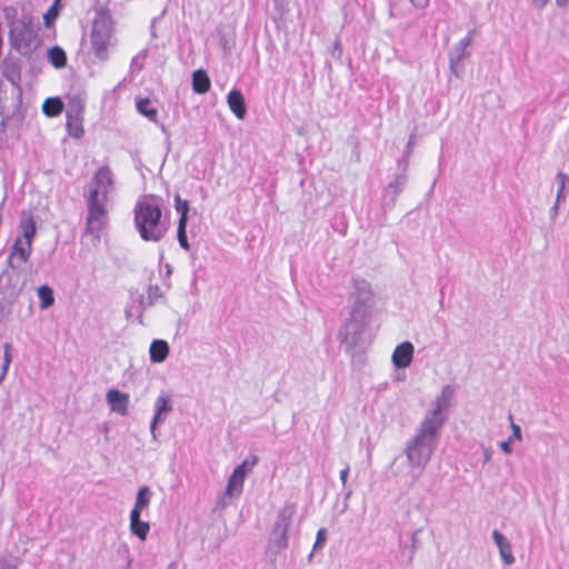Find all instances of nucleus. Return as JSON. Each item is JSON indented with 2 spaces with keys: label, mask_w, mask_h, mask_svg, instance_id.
Instances as JSON below:
<instances>
[{
  "label": "nucleus",
  "mask_w": 569,
  "mask_h": 569,
  "mask_svg": "<svg viewBox=\"0 0 569 569\" xmlns=\"http://www.w3.org/2000/svg\"><path fill=\"white\" fill-rule=\"evenodd\" d=\"M439 438V435L417 428L403 449L407 466L402 470L398 468L396 475L408 478L412 482L418 481L438 448Z\"/></svg>",
  "instance_id": "obj_1"
},
{
  "label": "nucleus",
  "mask_w": 569,
  "mask_h": 569,
  "mask_svg": "<svg viewBox=\"0 0 569 569\" xmlns=\"http://www.w3.org/2000/svg\"><path fill=\"white\" fill-rule=\"evenodd\" d=\"M375 306V296L371 284L360 278L352 279V290L349 295L350 317L345 323L340 335L348 339L351 337V343L357 341L365 327L369 323Z\"/></svg>",
  "instance_id": "obj_2"
},
{
  "label": "nucleus",
  "mask_w": 569,
  "mask_h": 569,
  "mask_svg": "<svg viewBox=\"0 0 569 569\" xmlns=\"http://www.w3.org/2000/svg\"><path fill=\"white\" fill-rule=\"evenodd\" d=\"M133 216L134 227L144 241L159 242L169 229L160 201L154 196L140 197L134 204Z\"/></svg>",
  "instance_id": "obj_3"
},
{
  "label": "nucleus",
  "mask_w": 569,
  "mask_h": 569,
  "mask_svg": "<svg viewBox=\"0 0 569 569\" xmlns=\"http://www.w3.org/2000/svg\"><path fill=\"white\" fill-rule=\"evenodd\" d=\"M453 397L455 389L450 385L445 386L440 393L431 401L430 408L426 412L418 428L440 436V430L448 418V411L451 407Z\"/></svg>",
  "instance_id": "obj_4"
},
{
  "label": "nucleus",
  "mask_w": 569,
  "mask_h": 569,
  "mask_svg": "<svg viewBox=\"0 0 569 569\" xmlns=\"http://www.w3.org/2000/svg\"><path fill=\"white\" fill-rule=\"evenodd\" d=\"M295 513L296 505L292 502L284 503L278 510L277 518L269 537V548L276 552L288 547V531L292 525Z\"/></svg>",
  "instance_id": "obj_5"
},
{
  "label": "nucleus",
  "mask_w": 569,
  "mask_h": 569,
  "mask_svg": "<svg viewBox=\"0 0 569 569\" xmlns=\"http://www.w3.org/2000/svg\"><path fill=\"white\" fill-rule=\"evenodd\" d=\"M113 184L111 170L108 167L99 168L88 186L86 200L109 204Z\"/></svg>",
  "instance_id": "obj_6"
},
{
  "label": "nucleus",
  "mask_w": 569,
  "mask_h": 569,
  "mask_svg": "<svg viewBox=\"0 0 569 569\" xmlns=\"http://www.w3.org/2000/svg\"><path fill=\"white\" fill-rule=\"evenodd\" d=\"M10 40L17 50L24 53L36 46L37 36L29 18L23 17L11 23Z\"/></svg>",
  "instance_id": "obj_7"
},
{
  "label": "nucleus",
  "mask_w": 569,
  "mask_h": 569,
  "mask_svg": "<svg viewBox=\"0 0 569 569\" xmlns=\"http://www.w3.org/2000/svg\"><path fill=\"white\" fill-rule=\"evenodd\" d=\"M87 218L86 232L96 239H100L102 230L109 222V204L86 200Z\"/></svg>",
  "instance_id": "obj_8"
},
{
  "label": "nucleus",
  "mask_w": 569,
  "mask_h": 569,
  "mask_svg": "<svg viewBox=\"0 0 569 569\" xmlns=\"http://www.w3.org/2000/svg\"><path fill=\"white\" fill-rule=\"evenodd\" d=\"M256 463L257 458L254 457L252 461L244 460L233 469L231 476L228 479L223 498H238L242 493L244 479L256 466Z\"/></svg>",
  "instance_id": "obj_9"
},
{
  "label": "nucleus",
  "mask_w": 569,
  "mask_h": 569,
  "mask_svg": "<svg viewBox=\"0 0 569 569\" xmlns=\"http://www.w3.org/2000/svg\"><path fill=\"white\" fill-rule=\"evenodd\" d=\"M112 34L108 28L93 27L91 33V49L97 59L106 61L109 57V48L112 42Z\"/></svg>",
  "instance_id": "obj_10"
},
{
  "label": "nucleus",
  "mask_w": 569,
  "mask_h": 569,
  "mask_svg": "<svg viewBox=\"0 0 569 569\" xmlns=\"http://www.w3.org/2000/svg\"><path fill=\"white\" fill-rule=\"evenodd\" d=\"M153 409L154 415L150 423V432L153 440H157V426L162 423L172 410V403L169 396L160 395L154 401Z\"/></svg>",
  "instance_id": "obj_11"
},
{
  "label": "nucleus",
  "mask_w": 569,
  "mask_h": 569,
  "mask_svg": "<svg viewBox=\"0 0 569 569\" xmlns=\"http://www.w3.org/2000/svg\"><path fill=\"white\" fill-rule=\"evenodd\" d=\"M415 347L410 341L399 343L391 356V362L397 369L408 368L413 359Z\"/></svg>",
  "instance_id": "obj_12"
},
{
  "label": "nucleus",
  "mask_w": 569,
  "mask_h": 569,
  "mask_svg": "<svg viewBox=\"0 0 569 569\" xmlns=\"http://www.w3.org/2000/svg\"><path fill=\"white\" fill-rule=\"evenodd\" d=\"M0 287L9 296H17L21 291L19 274L12 264L0 274Z\"/></svg>",
  "instance_id": "obj_13"
},
{
  "label": "nucleus",
  "mask_w": 569,
  "mask_h": 569,
  "mask_svg": "<svg viewBox=\"0 0 569 569\" xmlns=\"http://www.w3.org/2000/svg\"><path fill=\"white\" fill-rule=\"evenodd\" d=\"M107 402L111 411L119 413L120 416L128 415L129 407V395L121 392L117 389H110L106 396Z\"/></svg>",
  "instance_id": "obj_14"
},
{
  "label": "nucleus",
  "mask_w": 569,
  "mask_h": 569,
  "mask_svg": "<svg viewBox=\"0 0 569 569\" xmlns=\"http://www.w3.org/2000/svg\"><path fill=\"white\" fill-rule=\"evenodd\" d=\"M492 539L499 550V555L505 565L510 566L515 562V556L512 553L511 543L506 536L500 531L493 530Z\"/></svg>",
  "instance_id": "obj_15"
},
{
  "label": "nucleus",
  "mask_w": 569,
  "mask_h": 569,
  "mask_svg": "<svg viewBox=\"0 0 569 569\" xmlns=\"http://www.w3.org/2000/svg\"><path fill=\"white\" fill-rule=\"evenodd\" d=\"M32 250V243L16 239L10 256L9 263L13 266L16 261L19 263H24L29 260Z\"/></svg>",
  "instance_id": "obj_16"
},
{
  "label": "nucleus",
  "mask_w": 569,
  "mask_h": 569,
  "mask_svg": "<svg viewBox=\"0 0 569 569\" xmlns=\"http://www.w3.org/2000/svg\"><path fill=\"white\" fill-rule=\"evenodd\" d=\"M471 42L472 36L471 32H469L456 44V47L450 52V67L453 72H456V64L469 54L468 48L470 47Z\"/></svg>",
  "instance_id": "obj_17"
},
{
  "label": "nucleus",
  "mask_w": 569,
  "mask_h": 569,
  "mask_svg": "<svg viewBox=\"0 0 569 569\" xmlns=\"http://www.w3.org/2000/svg\"><path fill=\"white\" fill-rule=\"evenodd\" d=\"M129 529L132 536L137 537L140 541H146L150 532V523L143 521L140 515H129Z\"/></svg>",
  "instance_id": "obj_18"
},
{
  "label": "nucleus",
  "mask_w": 569,
  "mask_h": 569,
  "mask_svg": "<svg viewBox=\"0 0 569 569\" xmlns=\"http://www.w3.org/2000/svg\"><path fill=\"white\" fill-rule=\"evenodd\" d=\"M227 103H228L230 110L233 112V114L238 119H243L246 117L247 108H246L244 98H243V94L241 93V91L236 90V89L231 90L228 93Z\"/></svg>",
  "instance_id": "obj_19"
},
{
  "label": "nucleus",
  "mask_w": 569,
  "mask_h": 569,
  "mask_svg": "<svg viewBox=\"0 0 569 569\" xmlns=\"http://www.w3.org/2000/svg\"><path fill=\"white\" fill-rule=\"evenodd\" d=\"M152 499V491L148 486H142L138 489L134 505L130 511L132 515H140L147 510Z\"/></svg>",
  "instance_id": "obj_20"
},
{
  "label": "nucleus",
  "mask_w": 569,
  "mask_h": 569,
  "mask_svg": "<svg viewBox=\"0 0 569 569\" xmlns=\"http://www.w3.org/2000/svg\"><path fill=\"white\" fill-rule=\"evenodd\" d=\"M169 351H170V348L166 340H162V339L153 340L149 348V356H150L151 362L162 363L167 359Z\"/></svg>",
  "instance_id": "obj_21"
},
{
  "label": "nucleus",
  "mask_w": 569,
  "mask_h": 569,
  "mask_svg": "<svg viewBox=\"0 0 569 569\" xmlns=\"http://www.w3.org/2000/svg\"><path fill=\"white\" fill-rule=\"evenodd\" d=\"M211 86L210 78L203 70H196L192 73V89L196 93L202 94L209 91Z\"/></svg>",
  "instance_id": "obj_22"
},
{
  "label": "nucleus",
  "mask_w": 569,
  "mask_h": 569,
  "mask_svg": "<svg viewBox=\"0 0 569 569\" xmlns=\"http://www.w3.org/2000/svg\"><path fill=\"white\" fill-rule=\"evenodd\" d=\"M509 420H510V427H511L512 433L506 441L500 442V448L505 453H511V451H512L511 445L513 441L522 440L521 428L517 423L513 422L511 415L509 416Z\"/></svg>",
  "instance_id": "obj_23"
},
{
  "label": "nucleus",
  "mask_w": 569,
  "mask_h": 569,
  "mask_svg": "<svg viewBox=\"0 0 569 569\" xmlns=\"http://www.w3.org/2000/svg\"><path fill=\"white\" fill-rule=\"evenodd\" d=\"M63 110V103L59 98H47L42 104V111L48 117H57Z\"/></svg>",
  "instance_id": "obj_24"
},
{
  "label": "nucleus",
  "mask_w": 569,
  "mask_h": 569,
  "mask_svg": "<svg viewBox=\"0 0 569 569\" xmlns=\"http://www.w3.org/2000/svg\"><path fill=\"white\" fill-rule=\"evenodd\" d=\"M20 227H21L22 236L19 237L18 239L32 243L33 238L36 236V223H34L32 217L22 219Z\"/></svg>",
  "instance_id": "obj_25"
},
{
  "label": "nucleus",
  "mask_w": 569,
  "mask_h": 569,
  "mask_svg": "<svg viewBox=\"0 0 569 569\" xmlns=\"http://www.w3.org/2000/svg\"><path fill=\"white\" fill-rule=\"evenodd\" d=\"M37 293L42 309H48L54 303L53 291L50 287L41 286L38 288Z\"/></svg>",
  "instance_id": "obj_26"
},
{
  "label": "nucleus",
  "mask_w": 569,
  "mask_h": 569,
  "mask_svg": "<svg viewBox=\"0 0 569 569\" xmlns=\"http://www.w3.org/2000/svg\"><path fill=\"white\" fill-rule=\"evenodd\" d=\"M407 183V176L405 173L396 176L388 184L387 191H392V201L395 202L397 196L402 191Z\"/></svg>",
  "instance_id": "obj_27"
},
{
  "label": "nucleus",
  "mask_w": 569,
  "mask_h": 569,
  "mask_svg": "<svg viewBox=\"0 0 569 569\" xmlns=\"http://www.w3.org/2000/svg\"><path fill=\"white\" fill-rule=\"evenodd\" d=\"M138 111L147 117L151 121H156L157 118V109L152 106V102L149 99H140L137 101Z\"/></svg>",
  "instance_id": "obj_28"
},
{
  "label": "nucleus",
  "mask_w": 569,
  "mask_h": 569,
  "mask_svg": "<svg viewBox=\"0 0 569 569\" xmlns=\"http://www.w3.org/2000/svg\"><path fill=\"white\" fill-rule=\"evenodd\" d=\"M48 59L56 68L64 67L67 57L60 47H53L48 51Z\"/></svg>",
  "instance_id": "obj_29"
},
{
  "label": "nucleus",
  "mask_w": 569,
  "mask_h": 569,
  "mask_svg": "<svg viewBox=\"0 0 569 569\" xmlns=\"http://www.w3.org/2000/svg\"><path fill=\"white\" fill-rule=\"evenodd\" d=\"M67 128L69 133L74 138H81L83 136L84 130L77 116H68Z\"/></svg>",
  "instance_id": "obj_30"
},
{
  "label": "nucleus",
  "mask_w": 569,
  "mask_h": 569,
  "mask_svg": "<svg viewBox=\"0 0 569 569\" xmlns=\"http://www.w3.org/2000/svg\"><path fill=\"white\" fill-rule=\"evenodd\" d=\"M557 182H558V191H557V204H560L566 199L565 189L567 186H569V176L563 172H559L557 174Z\"/></svg>",
  "instance_id": "obj_31"
},
{
  "label": "nucleus",
  "mask_w": 569,
  "mask_h": 569,
  "mask_svg": "<svg viewBox=\"0 0 569 569\" xmlns=\"http://www.w3.org/2000/svg\"><path fill=\"white\" fill-rule=\"evenodd\" d=\"M186 224L187 223H184V217H180L178 223V241L183 249L188 250L189 243L186 234Z\"/></svg>",
  "instance_id": "obj_32"
},
{
  "label": "nucleus",
  "mask_w": 569,
  "mask_h": 569,
  "mask_svg": "<svg viewBox=\"0 0 569 569\" xmlns=\"http://www.w3.org/2000/svg\"><path fill=\"white\" fill-rule=\"evenodd\" d=\"M161 295L162 292L159 286H150L147 292L149 305H153L161 297Z\"/></svg>",
  "instance_id": "obj_33"
},
{
  "label": "nucleus",
  "mask_w": 569,
  "mask_h": 569,
  "mask_svg": "<svg viewBox=\"0 0 569 569\" xmlns=\"http://www.w3.org/2000/svg\"><path fill=\"white\" fill-rule=\"evenodd\" d=\"M549 1L550 0H532V4L538 9H542L549 3ZM556 4L559 8H565L569 4V0H556Z\"/></svg>",
  "instance_id": "obj_34"
},
{
  "label": "nucleus",
  "mask_w": 569,
  "mask_h": 569,
  "mask_svg": "<svg viewBox=\"0 0 569 569\" xmlns=\"http://www.w3.org/2000/svg\"><path fill=\"white\" fill-rule=\"evenodd\" d=\"M176 202L177 211L180 213V217H184V223H187V214L189 210L188 202L181 201L179 196L176 197Z\"/></svg>",
  "instance_id": "obj_35"
},
{
  "label": "nucleus",
  "mask_w": 569,
  "mask_h": 569,
  "mask_svg": "<svg viewBox=\"0 0 569 569\" xmlns=\"http://www.w3.org/2000/svg\"><path fill=\"white\" fill-rule=\"evenodd\" d=\"M327 541V531L325 528H321L317 532L316 542L313 545V550L318 548H322Z\"/></svg>",
  "instance_id": "obj_36"
},
{
  "label": "nucleus",
  "mask_w": 569,
  "mask_h": 569,
  "mask_svg": "<svg viewBox=\"0 0 569 569\" xmlns=\"http://www.w3.org/2000/svg\"><path fill=\"white\" fill-rule=\"evenodd\" d=\"M3 349H4L3 362H6L7 366H10V363L12 361L11 345L4 343Z\"/></svg>",
  "instance_id": "obj_37"
},
{
  "label": "nucleus",
  "mask_w": 569,
  "mask_h": 569,
  "mask_svg": "<svg viewBox=\"0 0 569 569\" xmlns=\"http://www.w3.org/2000/svg\"><path fill=\"white\" fill-rule=\"evenodd\" d=\"M410 2L417 9H425L429 6L430 0H410Z\"/></svg>",
  "instance_id": "obj_38"
},
{
  "label": "nucleus",
  "mask_w": 569,
  "mask_h": 569,
  "mask_svg": "<svg viewBox=\"0 0 569 569\" xmlns=\"http://www.w3.org/2000/svg\"><path fill=\"white\" fill-rule=\"evenodd\" d=\"M348 475H349V466H347L345 469H342L340 471L339 477H340L342 486H346L347 480H348Z\"/></svg>",
  "instance_id": "obj_39"
},
{
  "label": "nucleus",
  "mask_w": 569,
  "mask_h": 569,
  "mask_svg": "<svg viewBox=\"0 0 569 569\" xmlns=\"http://www.w3.org/2000/svg\"><path fill=\"white\" fill-rule=\"evenodd\" d=\"M492 459V450L490 448H483V463H488Z\"/></svg>",
  "instance_id": "obj_40"
},
{
  "label": "nucleus",
  "mask_w": 569,
  "mask_h": 569,
  "mask_svg": "<svg viewBox=\"0 0 569 569\" xmlns=\"http://www.w3.org/2000/svg\"><path fill=\"white\" fill-rule=\"evenodd\" d=\"M9 367L10 366H7L6 362H3L2 370H1L0 383L4 380V378H6L7 373H8Z\"/></svg>",
  "instance_id": "obj_41"
},
{
  "label": "nucleus",
  "mask_w": 569,
  "mask_h": 569,
  "mask_svg": "<svg viewBox=\"0 0 569 569\" xmlns=\"http://www.w3.org/2000/svg\"><path fill=\"white\" fill-rule=\"evenodd\" d=\"M559 204H557V201L555 202L553 207L551 208V214L557 216L558 213Z\"/></svg>",
  "instance_id": "obj_42"
}]
</instances>
